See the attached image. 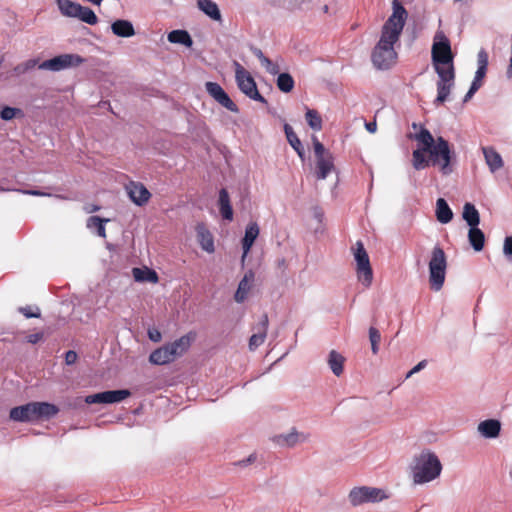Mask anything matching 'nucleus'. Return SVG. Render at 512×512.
Returning a JSON list of instances; mask_svg holds the SVG:
<instances>
[{
    "mask_svg": "<svg viewBox=\"0 0 512 512\" xmlns=\"http://www.w3.org/2000/svg\"><path fill=\"white\" fill-rule=\"evenodd\" d=\"M392 10L371 55L373 65L379 70H387L396 64L395 45L399 41L407 19V11L398 0L392 1Z\"/></svg>",
    "mask_w": 512,
    "mask_h": 512,
    "instance_id": "obj_1",
    "label": "nucleus"
},
{
    "mask_svg": "<svg viewBox=\"0 0 512 512\" xmlns=\"http://www.w3.org/2000/svg\"><path fill=\"white\" fill-rule=\"evenodd\" d=\"M416 140L420 147L412 152V165L416 170H422L429 166L438 165L443 174L451 173V149L449 143L443 138L434 139L430 131L424 127L419 128V132L411 136Z\"/></svg>",
    "mask_w": 512,
    "mask_h": 512,
    "instance_id": "obj_2",
    "label": "nucleus"
},
{
    "mask_svg": "<svg viewBox=\"0 0 512 512\" xmlns=\"http://www.w3.org/2000/svg\"><path fill=\"white\" fill-rule=\"evenodd\" d=\"M431 53L433 66L439 77L437 82L438 95L435 103H443L447 100L454 86L455 78L450 41L443 31L436 32Z\"/></svg>",
    "mask_w": 512,
    "mask_h": 512,
    "instance_id": "obj_3",
    "label": "nucleus"
},
{
    "mask_svg": "<svg viewBox=\"0 0 512 512\" xmlns=\"http://www.w3.org/2000/svg\"><path fill=\"white\" fill-rule=\"evenodd\" d=\"M443 470L439 456L429 448L415 453L408 465V472L413 484L425 485L437 480Z\"/></svg>",
    "mask_w": 512,
    "mask_h": 512,
    "instance_id": "obj_4",
    "label": "nucleus"
},
{
    "mask_svg": "<svg viewBox=\"0 0 512 512\" xmlns=\"http://www.w3.org/2000/svg\"><path fill=\"white\" fill-rule=\"evenodd\" d=\"M59 409L47 402H31L10 410V419L16 422H32L55 416Z\"/></svg>",
    "mask_w": 512,
    "mask_h": 512,
    "instance_id": "obj_5",
    "label": "nucleus"
},
{
    "mask_svg": "<svg viewBox=\"0 0 512 512\" xmlns=\"http://www.w3.org/2000/svg\"><path fill=\"white\" fill-rule=\"evenodd\" d=\"M391 491L388 488L375 486H354L347 494L351 507L356 508L366 504H378L390 499Z\"/></svg>",
    "mask_w": 512,
    "mask_h": 512,
    "instance_id": "obj_6",
    "label": "nucleus"
},
{
    "mask_svg": "<svg viewBox=\"0 0 512 512\" xmlns=\"http://www.w3.org/2000/svg\"><path fill=\"white\" fill-rule=\"evenodd\" d=\"M192 341V336L184 335L179 339L154 350L149 356V361L154 365H165L171 363L188 351Z\"/></svg>",
    "mask_w": 512,
    "mask_h": 512,
    "instance_id": "obj_7",
    "label": "nucleus"
},
{
    "mask_svg": "<svg viewBox=\"0 0 512 512\" xmlns=\"http://www.w3.org/2000/svg\"><path fill=\"white\" fill-rule=\"evenodd\" d=\"M428 267L431 289L434 291L441 290L446 278L447 258L444 250L440 246L436 245L431 250Z\"/></svg>",
    "mask_w": 512,
    "mask_h": 512,
    "instance_id": "obj_8",
    "label": "nucleus"
},
{
    "mask_svg": "<svg viewBox=\"0 0 512 512\" xmlns=\"http://www.w3.org/2000/svg\"><path fill=\"white\" fill-rule=\"evenodd\" d=\"M353 255L356 261V274L359 282L366 288L370 287L373 281V271L368 253L362 242H356L353 247Z\"/></svg>",
    "mask_w": 512,
    "mask_h": 512,
    "instance_id": "obj_9",
    "label": "nucleus"
},
{
    "mask_svg": "<svg viewBox=\"0 0 512 512\" xmlns=\"http://www.w3.org/2000/svg\"><path fill=\"white\" fill-rule=\"evenodd\" d=\"M235 79L242 93L250 99L266 103L265 98L258 92L256 83L251 74L238 62H234Z\"/></svg>",
    "mask_w": 512,
    "mask_h": 512,
    "instance_id": "obj_10",
    "label": "nucleus"
},
{
    "mask_svg": "<svg viewBox=\"0 0 512 512\" xmlns=\"http://www.w3.org/2000/svg\"><path fill=\"white\" fill-rule=\"evenodd\" d=\"M85 59L78 54L66 53L45 60L38 65L40 70L58 72L64 69L73 68L84 63Z\"/></svg>",
    "mask_w": 512,
    "mask_h": 512,
    "instance_id": "obj_11",
    "label": "nucleus"
},
{
    "mask_svg": "<svg viewBox=\"0 0 512 512\" xmlns=\"http://www.w3.org/2000/svg\"><path fill=\"white\" fill-rule=\"evenodd\" d=\"M310 440V434L293 427L287 432L275 435L272 441L282 448H293Z\"/></svg>",
    "mask_w": 512,
    "mask_h": 512,
    "instance_id": "obj_12",
    "label": "nucleus"
},
{
    "mask_svg": "<svg viewBox=\"0 0 512 512\" xmlns=\"http://www.w3.org/2000/svg\"><path fill=\"white\" fill-rule=\"evenodd\" d=\"M130 395L131 393L127 389L104 391L86 396L85 402L87 404H112L121 402Z\"/></svg>",
    "mask_w": 512,
    "mask_h": 512,
    "instance_id": "obj_13",
    "label": "nucleus"
},
{
    "mask_svg": "<svg viewBox=\"0 0 512 512\" xmlns=\"http://www.w3.org/2000/svg\"><path fill=\"white\" fill-rule=\"evenodd\" d=\"M205 89L207 93L221 106L227 110L238 113L237 105L231 100L225 90L216 82H206Z\"/></svg>",
    "mask_w": 512,
    "mask_h": 512,
    "instance_id": "obj_14",
    "label": "nucleus"
},
{
    "mask_svg": "<svg viewBox=\"0 0 512 512\" xmlns=\"http://www.w3.org/2000/svg\"><path fill=\"white\" fill-rule=\"evenodd\" d=\"M125 190L130 200L137 206L145 205L151 197V193L140 182L130 181L125 185Z\"/></svg>",
    "mask_w": 512,
    "mask_h": 512,
    "instance_id": "obj_15",
    "label": "nucleus"
},
{
    "mask_svg": "<svg viewBox=\"0 0 512 512\" xmlns=\"http://www.w3.org/2000/svg\"><path fill=\"white\" fill-rule=\"evenodd\" d=\"M268 322V316L263 315L261 321L255 327L256 332L249 339V349L251 351L256 350L264 343L267 336Z\"/></svg>",
    "mask_w": 512,
    "mask_h": 512,
    "instance_id": "obj_16",
    "label": "nucleus"
},
{
    "mask_svg": "<svg viewBox=\"0 0 512 512\" xmlns=\"http://www.w3.org/2000/svg\"><path fill=\"white\" fill-rule=\"evenodd\" d=\"M260 228L257 222H250L245 229V234L242 239V248H243V255H242V261H244L245 257L249 253L251 247L253 246L255 240L259 236Z\"/></svg>",
    "mask_w": 512,
    "mask_h": 512,
    "instance_id": "obj_17",
    "label": "nucleus"
},
{
    "mask_svg": "<svg viewBox=\"0 0 512 512\" xmlns=\"http://www.w3.org/2000/svg\"><path fill=\"white\" fill-rule=\"evenodd\" d=\"M477 431L484 438L494 439L500 434L501 423L496 419H487L478 424Z\"/></svg>",
    "mask_w": 512,
    "mask_h": 512,
    "instance_id": "obj_18",
    "label": "nucleus"
},
{
    "mask_svg": "<svg viewBox=\"0 0 512 512\" xmlns=\"http://www.w3.org/2000/svg\"><path fill=\"white\" fill-rule=\"evenodd\" d=\"M482 152L489 170L494 173L504 166L501 155L493 147H483Z\"/></svg>",
    "mask_w": 512,
    "mask_h": 512,
    "instance_id": "obj_19",
    "label": "nucleus"
},
{
    "mask_svg": "<svg viewBox=\"0 0 512 512\" xmlns=\"http://www.w3.org/2000/svg\"><path fill=\"white\" fill-rule=\"evenodd\" d=\"M254 280L252 271H248L239 282L238 288L235 292L234 299L237 303H242L246 300Z\"/></svg>",
    "mask_w": 512,
    "mask_h": 512,
    "instance_id": "obj_20",
    "label": "nucleus"
},
{
    "mask_svg": "<svg viewBox=\"0 0 512 512\" xmlns=\"http://www.w3.org/2000/svg\"><path fill=\"white\" fill-rule=\"evenodd\" d=\"M111 31L117 37L130 38L135 35V29L131 21L118 19L111 24Z\"/></svg>",
    "mask_w": 512,
    "mask_h": 512,
    "instance_id": "obj_21",
    "label": "nucleus"
},
{
    "mask_svg": "<svg viewBox=\"0 0 512 512\" xmlns=\"http://www.w3.org/2000/svg\"><path fill=\"white\" fill-rule=\"evenodd\" d=\"M334 169V158L332 154L316 159V176L318 179H325Z\"/></svg>",
    "mask_w": 512,
    "mask_h": 512,
    "instance_id": "obj_22",
    "label": "nucleus"
},
{
    "mask_svg": "<svg viewBox=\"0 0 512 512\" xmlns=\"http://www.w3.org/2000/svg\"><path fill=\"white\" fill-rule=\"evenodd\" d=\"M345 357L335 350H331L328 354L327 364L332 373L339 377L344 372Z\"/></svg>",
    "mask_w": 512,
    "mask_h": 512,
    "instance_id": "obj_23",
    "label": "nucleus"
},
{
    "mask_svg": "<svg viewBox=\"0 0 512 512\" xmlns=\"http://www.w3.org/2000/svg\"><path fill=\"white\" fill-rule=\"evenodd\" d=\"M196 232L199 244L202 249L208 253H213L215 248L211 233L202 224L197 225Z\"/></svg>",
    "mask_w": 512,
    "mask_h": 512,
    "instance_id": "obj_24",
    "label": "nucleus"
},
{
    "mask_svg": "<svg viewBox=\"0 0 512 512\" xmlns=\"http://www.w3.org/2000/svg\"><path fill=\"white\" fill-rule=\"evenodd\" d=\"M435 215L437 220L442 224H447L452 220L453 212L445 199H437Z\"/></svg>",
    "mask_w": 512,
    "mask_h": 512,
    "instance_id": "obj_25",
    "label": "nucleus"
},
{
    "mask_svg": "<svg viewBox=\"0 0 512 512\" xmlns=\"http://www.w3.org/2000/svg\"><path fill=\"white\" fill-rule=\"evenodd\" d=\"M218 206L222 217L231 221L233 219V210L230 204V197L226 189H221L219 191Z\"/></svg>",
    "mask_w": 512,
    "mask_h": 512,
    "instance_id": "obj_26",
    "label": "nucleus"
},
{
    "mask_svg": "<svg viewBox=\"0 0 512 512\" xmlns=\"http://www.w3.org/2000/svg\"><path fill=\"white\" fill-rule=\"evenodd\" d=\"M167 39L170 43L180 44L188 48L192 47L193 45V40L186 30H173L168 33Z\"/></svg>",
    "mask_w": 512,
    "mask_h": 512,
    "instance_id": "obj_27",
    "label": "nucleus"
},
{
    "mask_svg": "<svg viewBox=\"0 0 512 512\" xmlns=\"http://www.w3.org/2000/svg\"><path fill=\"white\" fill-rule=\"evenodd\" d=\"M468 240L475 251L479 252L483 250L485 235L482 230L478 228V226L470 227L468 231Z\"/></svg>",
    "mask_w": 512,
    "mask_h": 512,
    "instance_id": "obj_28",
    "label": "nucleus"
},
{
    "mask_svg": "<svg viewBox=\"0 0 512 512\" xmlns=\"http://www.w3.org/2000/svg\"><path fill=\"white\" fill-rule=\"evenodd\" d=\"M60 10L61 14L66 17L75 18L78 10H80V4L71 0H54Z\"/></svg>",
    "mask_w": 512,
    "mask_h": 512,
    "instance_id": "obj_29",
    "label": "nucleus"
},
{
    "mask_svg": "<svg viewBox=\"0 0 512 512\" xmlns=\"http://www.w3.org/2000/svg\"><path fill=\"white\" fill-rule=\"evenodd\" d=\"M133 277L137 282L157 283L158 275L154 270L149 268H134L132 270Z\"/></svg>",
    "mask_w": 512,
    "mask_h": 512,
    "instance_id": "obj_30",
    "label": "nucleus"
},
{
    "mask_svg": "<svg viewBox=\"0 0 512 512\" xmlns=\"http://www.w3.org/2000/svg\"><path fill=\"white\" fill-rule=\"evenodd\" d=\"M198 7L213 20H220L221 13L215 2L212 0H198Z\"/></svg>",
    "mask_w": 512,
    "mask_h": 512,
    "instance_id": "obj_31",
    "label": "nucleus"
},
{
    "mask_svg": "<svg viewBox=\"0 0 512 512\" xmlns=\"http://www.w3.org/2000/svg\"><path fill=\"white\" fill-rule=\"evenodd\" d=\"M462 217L469 225V227L478 226L480 223L479 212L471 203H466L464 205Z\"/></svg>",
    "mask_w": 512,
    "mask_h": 512,
    "instance_id": "obj_32",
    "label": "nucleus"
},
{
    "mask_svg": "<svg viewBox=\"0 0 512 512\" xmlns=\"http://www.w3.org/2000/svg\"><path fill=\"white\" fill-rule=\"evenodd\" d=\"M108 221H109V219H102V218H100L98 216H91L87 220V227L89 229L95 228L96 231H97V234L100 237L105 238L106 237V230H105V227H104V223L108 222Z\"/></svg>",
    "mask_w": 512,
    "mask_h": 512,
    "instance_id": "obj_33",
    "label": "nucleus"
},
{
    "mask_svg": "<svg viewBox=\"0 0 512 512\" xmlns=\"http://www.w3.org/2000/svg\"><path fill=\"white\" fill-rule=\"evenodd\" d=\"M75 18H78L89 25H95L98 22V18L94 11L89 7H85L82 5L80 6V10H78V13Z\"/></svg>",
    "mask_w": 512,
    "mask_h": 512,
    "instance_id": "obj_34",
    "label": "nucleus"
},
{
    "mask_svg": "<svg viewBox=\"0 0 512 512\" xmlns=\"http://www.w3.org/2000/svg\"><path fill=\"white\" fill-rule=\"evenodd\" d=\"M305 118L311 129L315 131L322 129V118L316 110L307 109Z\"/></svg>",
    "mask_w": 512,
    "mask_h": 512,
    "instance_id": "obj_35",
    "label": "nucleus"
},
{
    "mask_svg": "<svg viewBox=\"0 0 512 512\" xmlns=\"http://www.w3.org/2000/svg\"><path fill=\"white\" fill-rule=\"evenodd\" d=\"M277 87L285 93L292 91L294 88V80L288 73H281L277 78Z\"/></svg>",
    "mask_w": 512,
    "mask_h": 512,
    "instance_id": "obj_36",
    "label": "nucleus"
},
{
    "mask_svg": "<svg viewBox=\"0 0 512 512\" xmlns=\"http://www.w3.org/2000/svg\"><path fill=\"white\" fill-rule=\"evenodd\" d=\"M21 116H23V112L19 108L5 106L0 111V117L4 121H9V120L14 119L15 117H21Z\"/></svg>",
    "mask_w": 512,
    "mask_h": 512,
    "instance_id": "obj_37",
    "label": "nucleus"
},
{
    "mask_svg": "<svg viewBox=\"0 0 512 512\" xmlns=\"http://www.w3.org/2000/svg\"><path fill=\"white\" fill-rule=\"evenodd\" d=\"M284 131L289 144L292 146L293 149H297V147L300 146L301 141L297 137L296 133L293 131V128L289 124H285Z\"/></svg>",
    "mask_w": 512,
    "mask_h": 512,
    "instance_id": "obj_38",
    "label": "nucleus"
},
{
    "mask_svg": "<svg viewBox=\"0 0 512 512\" xmlns=\"http://www.w3.org/2000/svg\"><path fill=\"white\" fill-rule=\"evenodd\" d=\"M312 143L316 159L331 155V153L324 147V145L317 139L316 136L312 137Z\"/></svg>",
    "mask_w": 512,
    "mask_h": 512,
    "instance_id": "obj_39",
    "label": "nucleus"
},
{
    "mask_svg": "<svg viewBox=\"0 0 512 512\" xmlns=\"http://www.w3.org/2000/svg\"><path fill=\"white\" fill-rule=\"evenodd\" d=\"M481 85H482V79H477L474 77L471 87L464 97V102H467L469 99H471L472 96L476 93V91L481 87Z\"/></svg>",
    "mask_w": 512,
    "mask_h": 512,
    "instance_id": "obj_40",
    "label": "nucleus"
},
{
    "mask_svg": "<svg viewBox=\"0 0 512 512\" xmlns=\"http://www.w3.org/2000/svg\"><path fill=\"white\" fill-rule=\"evenodd\" d=\"M20 312L26 317V318H38L40 317V310L38 307L32 308L30 306L21 307Z\"/></svg>",
    "mask_w": 512,
    "mask_h": 512,
    "instance_id": "obj_41",
    "label": "nucleus"
},
{
    "mask_svg": "<svg viewBox=\"0 0 512 512\" xmlns=\"http://www.w3.org/2000/svg\"><path fill=\"white\" fill-rule=\"evenodd\" d=\"M262 66L265 67L266 71L272 75H276L279 73V66L277 64H274L270 59L266 58L261 63Z\"/></svg>",
    "mask_w": 512,
    "mask_h": 512,
    "instance_id": "obj_42",
    "label": "nucleus"
},
{
    "mask_svg": "<svg viewBox=\"0 0 512 512\" xmlns=\"http://www.w3.org/2000/svg\"><path fill=\"white\" fill-rule=\"evenodd\" d=\"M477 65L482 68H487L488 66V54L483 49H481L477 54Z\"/></svg>",
    "mask_w": 512,
    "mask_h": 512,
    "instance_id": "obj_43",
    "label": "nucleus"
},
{
    "mask_svg": "<svg viewBox=\"0 0 512 512\" xmlns=\"http://www.w3.org/2000/svg\"><path fill=\"white\" fill-rule=\"evenodd\" d=\"M503 253L507 257H512V236H508L504 240Z\"/></svg>",
    "mask_w": 512,
    "mask_h": 512,
    "instance_id": "obj_44",
    "label": "nucleus"
},
{
    "mask_svg": "<svg viewBox=\"0 0 512 512\" xmlns=\"http://www.w3.org/2000/svg\"><path fill=\"white\" fill-rule=\"evenodd\" d=\"M369 340L371 343H379L381 340L380 332L375 327L369 329Z\"/></svg>",
    "mask_w": 512,
    "mask_h": 512,
    "instance_id": "obj_45",
    "label": "nucleus"
},
{
    "mask_svg": "<svg viewBox=\"0 0 512 512\" xmlns=\"http://www.w3.org/2000/svg\"><path fill=\"white\" fill-rule=\"evenodd\" d=\"M148 336H149V339L153 342H159L162 339V335H161L160 331H158L157 329H149Z\"/></svg>",
    "mask_w": 512,
    "mask_h": 512,
    "instance_id": "obj_46",
    "label": "nucleus"
},
{
    "mask_svg": "<svg viewBox=\"0 0 512 512\" xmlns=\"http://www.w3.org/2000/svg\"><path fill=\"white\" fill-rule=\"evenodd\" d=\"M77 360V353L75 351H68L65 354V362L67 365L74 364Z\"/></svg>",
    "mask_w": 512,
    "mask_h": 512,
    "instance_id": "obj_47",
    "label": "nucleus"
},
{
    "mask_svg": "<svg viewBox=\"0 0 512 512\" xmlns=\"http://www.w3.org/2000/svg\"><path fill=\"white\" fill-rule=\"evenodd\" d=\"M426 365H427V361L426 360L420 361L417 365H415L412 368V373L420 372L422 369H424L426 367Z\"/></svg>",
    "mask_w": 512,
    "mask_h": 512,
    "instance_id": "obj_48",
    "label": "nucleus"
},
{
    "mask_svg": "<svg viewBox=\"0 0 512 512\" xmlns=\"http://www.w3.org/2000/svg\"><path fill=\"white\" fill-rule=\"evenodd\" d=\"M255 461V456L250 455L246 459L239 461L237 464L240 466H247Z\"/></svg>",
    "mask_w": 512,
    "mask_h": 512,
    "instance_id": "obj_49",
    "label": "nucleus"
},
{
    "mask_svg": "<svg viewBox=\"0 0 512 512\" xmlns=\"http://www.w3.org/2000/svg\"><path fill=\"white\" fill-rule=\"evenodd\" d=\"M252 52L260 60L261 63L267 58L259 48H253Z\"/></svg>",
    "mask_w": 512,
    "mask_h": 512,
    "instance_id": "obj_50",
    "label": "nucleus"
},
{
    "mask_svg": "<svg viewBox=\"0 0 512 512\" xmlns=\"http://www.w3.org/2000/svg\"><path fill=\"white\" fill-rule=\"evenodd\" d=\"M14 72L18 75H21V74H24L27 71V68L25 67L24 63H20L18 64L15 68H14Z\"/></svg>",
    "mask_w": 512,
    "mask_h": 512,
    "instance_id": "obj_51",
    "label": "nucleus"
},
{
    "mask_svg": "<svg viewBox=\"0 0 512 512\" xmlns=\"http://www.w3.org/2000/svg\"><path fill=\"white\" fill-rule=\"evenodd\" d=\"M365 128H366V130L368 132L375 133L376 130H377V124H376L375 121L374 122H368V123L365 124Z\"/></svg>",
    "mask_w": 512,
    "mask_h": 512,
    "instance_id": "obj_52",
    "label": "nucleus"
},
{
    "mask_svg": "<svg viewBox=\"0 0 512 512\" xmlns=\"http://www.w3.org/2000/svg\"><path fill=\"white\" fill-rule=\"evenodd\" d=\"M486 71H487V68L478 67V69L475 73V78L483 79L485 77Z\"/></svg>",
    "mask_w": 512,
    "mask_h": 512,
    "instance_id": "obj_53",
    "label": "nucleus"
},
{
    "mask_svg": "<svg viewBox=\"0 0 512 512\" xmlns=\"http://www.w3.org/2000/svg\"><path fill=\"white\" fill-rule=\"evenodd\" d=\"M42 338V334L36 333L28 336V341L30 343H37Z\"/></svg>",
    "mask_w": 512,
    "mask_h": 512,
    "instance_id": "obj_54",
    "label": "nucleus"
},
{
    "mask_svg": "<svg viewBox=\"0 0 512 512\" xmlns=\"http://www.w3.org/2000/svg\"><path fill=\"white\" fill-rule=\"evenodd\" d=\"M25 67L27 68V71L33 69L37 65V61L34 59H30L26 62H23Z\"/></svg>",
    "mask_w": 512,
    "mask_h": 512,
    "instance_id": "obj_55",
    "label": "nucleus"
},
{
    "mask_svg": "<svg viewBox=\"0 0 512 512\" xmlns=\"http://www.w3.org/2000/svg\"><path fill=\"white\" fill-rule=\"evenodd\" d=\"M294 150L297 152L299 157L303 159V157H304V150H303L302 144H300V146H298L297 149H294Z\"/></svg>",
    "mask_w": 512,
    "mask_h": 512,
    "instance_id": "obj_56",
    "label": "nucleus"
},
{
    "mask_svg": "<svg viewBox=\"0 0 512 512\" xmlns=\"http://www.w3.org/2000/svg\"><path fill=\"white\" fill-rule=\"evenodd\" d=\"M371 350L373 354H377L379 351V343H371Z\"/></svg>",
    "mask_w": 512,
    "mask_h": 512,
    "instance_id": "obj_57",
    "label": "nucleus"
},
{
    "mask_svg": "<svg viewBox=\"0 0 512 512\" xmlns=\"http://www.w3.org/2000/svg\"><path fill=\"white\" fill-rule=\"evenodd\" d=\"M24 193L30 194V195H43L39 191H35V190L25 191Z\"/></svg>",
    "mask_w": 512,
    "mask_h": 512,
    "instance_id": "obj_58",
    "label": "nucleus"
},
{
    "mask_svg": "<svg viewBox=\"0 0 512 512\" xmlns=\"http://www.w3.org/2000/svg\"><path fill=\"white\" fill-rule=\"evenodd\" d=\"M88 1L93 3L94 5H100L103 0H88Z\"/></svg>",
    "mask_w": 512,
    "mask_h": 512,
    "instance_id": "obj_59",
    "label": "nucleus"
},
{
    "mask_svg": "<svg viewBox=\"0 0 512 512\" xmlns=\"http://www.w3.org/2000/svg\"><path fill=\"white\" fill-rule=\"evenodd\" d=\"M98 210V207L94 206V207H91V209L87 210V212H93V211H96Z\"/></svg>",
    "mask_w": 512,
    "mask_h": 512,
    "instance_id": "obj_60",
    "label": "nucleus"
},
{
    "mask_svg": "<svg viewBox=\"0 0 512 512\" xmlns=\"http://www.w3.org/2000/svg\"><path fill=\"white\" fill-rule=\"evenodd\" d=\"M414 373H412V369L406 374V379L410 378Z\"/></svg>",
    "mask_w": 512,
    "mask_h": 512,
    "instance_id": "obj_61",
    "label": "nucleus"
},
{
    "mask_svg": "<svg viewBox=\"0 0 512 512\" xmlns=\"http://www.w3.org/2000/svg\"><path fill=\"white\" fill-rule=\"evenodd\" d=\"M328 11H329V7H328V5H325V6L323 7V12H324V13H328Z\"/></svg>",
    "mask_w": 512,
    "mask_h": 512,
    "instance_id": "obj_62",
    "label": "nucleus"
},
{
    "mask_svg": "<svg viewBox=\"0 0 512 512\" xmlns=\"http://www.w3.org/2000/svg\"><path fill=\"white\" fill-rule=\"evenodd\" d=\"M417 127H418L417 124L414 123L413 128L416 129Z\"/></svg>",
    "mask_w": 512,
    "mask_h": 512,
    "instance_id": "obj_63",
    "label": "nucleus"
}]
</instances>
